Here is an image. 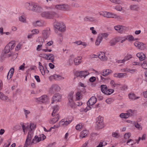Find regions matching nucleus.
Returning <instances> with one entry per match:
<instances>
[{"label":"nucleus","mask_w":147,"mask_h":147,"mask_svg":"<svg viewBox=\"0 0 147 147\" xmlns=\"http://www.w3.org/2000/svg\"><path fill=\"white\" fill-rule=\"evenodd\" d=\"M103 118L100 116H99L97 118V121L96 123V127L99 129H101L104 127V124L103 123Z\"/></svg>","instance_id":"4"},{"label":"nucleus","mask_w":147,"mask_h":147,"mask_svg":"<svg viewBox=\"0 0 147 147\" xmlns=\"http://www.w3.org/2000/svg\"><path fill=\"white\" fill-rule=\"evenodd\" d=\"M115 29L118 33H122L127 30V28L125 26L118 25L114 27Z\"/></svg>","instance_id":"6"},{"label":"nucleus","mask_w":147,"mask_h":147,"mask_svg":"<svg viewBox=\"0 0 147 147\" xmlns=\"http://www.w3.org/2000/svg\"><path fill=\"white\" fill-rule=\"evenodd\" d=\"M56 8L58 10H63V4H59L55 6Z\"/></svg>","instance_id":"45"},{"label":"nucleus","mask_w":147,"mask_h":147,"mask_svg":"<svg viewBox=\"0 0 147 147\" xmlns=\"http://www.w3.org/2000/svg\"><path fill=\"white\" fill-rule=\"evenodd\" d=\"M0 98L3 101L9 100L8 97L4 95L2 92L0 93Z\"/></svg>","instance_id":"33"},{"label":"nucleus","mask_w":147,"mask_h":147,"mask_svg":"<svg viewBox=\"0 0 147 147\" xmlns=\"http://www.w3.org/2000/svg\"><path fill=\"white\" fill-rule=\"evenodd\" d=\"M40 72H41L42 75H44L45 74V70L46 69L45 67H43V68H39Z\"/></svg>","instance_id":"56"},{"label":"nucleus","mask_w":147,"mask_h":147,"mask_svg":"<svg viewBox=\"0 0 147 147\" xmlns=\"http://www.w3.org/2000/svg\"><path fill=\"white\" fill-rule=\"evenodd\" d=\"M126 113L127 115L128 116V117H129L130 116H133L134 115V111L130 109Z\"/></svg>","instance_id":"40"},{"label":"nucleus","mask_w":147,"mask_h":147,"mask_svg":"<svg viewBox=\"0 0 147 147\" xmlns=\"http://www.w3.org/2000/svg\"><path fill=\"white\" fill-rule=\"evenodd\" d=\"M55 117L51 118L50 119L49 121L50 123L51 124H53L55 123L58 121L59 119V115L58 114H57L56 115H55Z\"/></svg>","instance_id":"15"},{"label":"nucleus","mask_w":147,"mask_h":147,"mask_svg":"<svg viewBox=\"0 0 147 147\" xmlns=\"http://www.w3.org/2000/svg\"><path fill=\"white\" fill-rule=\"evenodd\" d=\"M101 91L105 94L108 89L107 86L105 85H102L100 86Z\"/></svg>","instance_id":"31"},{"label":"nucleus","mask_w":147,"mask_h":147,"mask_svg":"<svg viewBox=\"0 0 147 147\" xmlns=\"http://www.w3.org/2000/svg\"><path fill=\"white\" fill-rule=\"evenodd\" d=\"M100 16L108 18H114L116 16V15L110 13L106 11H102L99 12Z\"/></svg>","instance_id":"9"},{"label":"nucleus","mask_w":147,"mask_h":147,"mask_svg":"<svg viewBox=\"0 0 147 147\" xmlns=\"http://www.w3.org/2000/svg\"><path fill=\"white\" fill-rule=\"evenodd\" d=\"M112 72V71L109 69H106L103 71L102 72L100 73V74L104 76L109 75Z\"/></svg>","instance_id":"17"},{"label":"nucleus","mask_w":147,"mask_h":147,"mask_svg":"<svg viewBox=\"0 0 147 147\" xmlns=\"http://www.w3.org/2000/svg\"><path fill=\"white\" fill-rule=\"evenodd\" d=\"M141 139V138L140 137L139 138L138 140H134L131 139H129L127 141L126 144L128 145L132 146L136 143L138 144Z\"/></svg>","instance_id":"10"},{"label":"nucleus","mask_w":147,"mask_h":147,"mask_svg":"<svg viewBox=\"0 0 147 147\" xmlns=\"http://www.w3.org/2000/svg\"><path fill=\"white\" fill-rule=\"evenodd\" d=\"M74 93V92L71 91L69 93L68 96V98L69 100V105L72 108H74L75 106V104L73 100Z\"/></svg>","instance_id":"5"},{"label":"nucleus","mask_w":147,"mask_h":147,"mask_svg":"<svg viewBox=\"0 0 147 147\" xmlns=\"http://www.w3.org/2000/svg\"><path fill=\"white\" fill-rule=\"evenodd\" d=\"M81 57H78L74 59V62L76 65H78L81 63Z\"/></svg>","instance_id":"29"},{"label":"nucleus","mask_w":147,"mask_h":147,"mask_svg":"<svg viewBox=\"0 0 147 147\" xmlns=\"http://www.w3.org/2000/svg\"><path fill=\"white\" fill-rule=\"evenodd\" d=\"M89 74V73L88 70L81 71H76L75 74L76 76L77 77H80L81 78L84 77V78Z\"/></svg>","instance_id":"3"},{"label":"nucleus","mask_w":147,"mask_h":147,"mask_svg":"<svg viewBox=\"0 0 147 147\" xmlns=\"http://www.w3.org/2000/svg\"><path fill=\"white\" fill-rule=\"evenodd\" d=\"M110 1L112 3L116 4H120L122 3L121 0H110Z\"/></svg>","instance_id":"42"},{"label":"nucleus","mask_w":147,"mask_h":147,"mask_svg":"<svg viewBox=\"0 0 147 147\" xmlns=\"http://www.w3.org/2000/svg\"><path fill=\"white\" fill-rule=\"evenodd\" d=\"M135 127L138 129L141 130L142 129V127L138 123H135Z\"/></svg>","instance_id":"58"},{"label":"nucleus","mask_w":147,"mask_h":147,"mask_svg":"<svg viewBox=\"0 0 147 147\" xmlns=\"http://www.w3.org/2000/svg\"><path fill=\"white\" fill-rule=\"evenodd\" d=\"M107 143L104 141H101L96 147H102L107 145Z\"/></svg>","instance_id":"39"},{"label":"nucleus","mask_w":147,"mask_h":147,"mask_svg":"<svg viewBox=\"0 0 147 147\" xmlns=\"http://www.w3.org/2000/svg\"><path fill=\"white\" fill-rule=\"evenodd\" d=\"M20 125H22L23 131L25 134L26 130H28V125L24 124L22 123H21Z\"/></svg>","instance_id":"34"},{"label":"nucleus","mask_w":147,"mask_h":147,"mask_svg":"<svg viewBox=\"0 0 147 147\" xmlns=\"http://www.w3.org/2000/svg\"><path fill=\"white\" fill-rule=\"evenodd\" d=\"M120 117L123 118H127L128 117V116L127 113H121L120 115Z\"/></svg>","instance_id":"49"},{"label":"nucleus","mask_w":147,"mask_h":147,"mask_svg":"<svg viewBox=\"0 0 147 147\" xmlns=\"http://www.w3.org/2000/svg\"><path fill=\"white\" fill-rule=\"evenodd\" d=\"M131 136V134L130 133L128 132V133H125L124 136V138L125 139L127 140Z\"/></svg>","instance_id":"50"},{"label":"nucleus","mask_w":147,"mask_h":147,"mask_svg":"<svg viewBox=\"0 0 147 147\" xmlns=\"http://www.w3.org/2000/svg\"><path fill=\"white\" fill-rule=\"evenodd\" d=\"M40 138H39L38 136H35L32 139L31 142V144L33 145L34 144H37L40 141Z\"/></svg>","instance_id":"18"},{"label":"nucleus","mask_w":147,"mask_h":147,"mask_svg":"<svg viewBox=\"0 0 147 147\" xmlns=\"http://www.w3.org/2000/svg\"><path fill=\"white\" fill-rule=\"evenodd\" d=\"M109 34L106 33H102L100 34L98 36H100L102 39L103 38H106L107 37Z\"/></svg>","instance_id":"43"},{"label":"nucleus","mask_w":147,"mask_h":147,"mask_svg":"<svg viewBox=\"0 0 147 147\" xmlns=\"http://www.w3.org/2000/svg\"><path fill=\"white\" fill-rule=\"evenodd\" d=\"M126 75L127 74L125 73H115L113 74V76L115 77L120 78L123 77L124 76H126Z\"/></svg>","instance_id":"25"},{"label":"nucleus","mask_w":147,"mask_h":147,"mask_svg":"<svg viewBox=\"0 0 147 147\" xmlns=\"http://www.w3.org/2000/svg\"><path fill=\"white\" fill-rule=\"evenodd\" d=\"M112 136L113 137L116 138H118L119 137V135L118 134L115 132L112 133Z\"/></svg>","instance_id":"63"},{"label":"nucleus","mask_w":147,"mask_h":147,"mask_svg":"<svg viewBox=\"0 0 147 147\" xmlns=\"http://www.w3.org/2000/svg\"><path fill=\"white\" fill-rule=\"evenodd\" d=\"M57 15V13L54 12H48V11L47 18L51 19L53 18Z\"/></svg>","instance_id":"24"},{"label":"nucleus","mask_w":147,"mask_h":147,"mask_svg":"<svg viewBox=\"0 0 147 147\" xmlns=\"http://www.w3.org/2000/svg\"><path fill=\"white\" fill-rule=\"evenodd\" d=\"M113 101V100L111 98H109L106 100V102L108 104H110Z\"/></svg>","instance_id":"62"},{"label":"nucleus","mask_w":147,"mask_h":147,"mask_svg":"<svg viewBox=\"0 0 147 147\" xmlns=\"http://www.w3.org/2000/svg\"><path fill=\"white\" fill-rule=\"evenodd\" d=\"M88 131L87 130H84L82 131L80 134V137L82 138L86 137L88 134Z\"/></svg>","instance_id":"26"},{"label":"nucleus","mask_w":147,"mask_h":147,"mask_svg":"<svg viewBox=\"0 0 147 147\" xmlns=\"http://www.w3.org/2000/svg\"><path fill=\"white\" fill-rule=\"evenodd\" d=\"M37 42H38L39 44H43L44 42V38L42 37H40L38 38L36 40Z\"/></svg>","instance_id":"41"},{"label":"nucleus","mask_w":147,"mask_h":147,"mask_svg":"<svg viewBox=\"0 0 147 147\" xmlns=\"http://www.w3.org/2000/svg\"><path fill=\"white\" fill-rule=\"evenodd\" d=\"M33 132L32 131H29L28 132V135L27 136L26 141V142H29L31 143V140L33 136Z\"/></svg>","instance_id":"14"},{"label":"nucleus","mask_w":147,"mask_h":147,"mask_svg":"<svg viewBox=\"0 0 147 147\" xmlns=\"http://www.w3.org/2000/svg\"><path fill=\"white\" fill-rule=\"evenodd\" d=\"M73 57L74 55H71L70 56V58L69 62V63L70 65L72 64L74 62V60H73V59L72 58V57Z\"/></svg>","instance_id":"53"},{"label":"nucleus","mask_w":147,"mask_h":147,"mask_svg":"<svg viewBox=\"0 0 147 147\" xmlns=\"http://www.w3.org/2000/svg\"><path fill=\"white\" fill-rule=\"evenodd\" d=\"M48 11L43 12L41 14V15L43 17L47 18Z\"/></svg>","instance_id":"59"},{"label":"nucleus","mask_w":147,"mask_h":147,"mask_svg":"<svg viewBox=\"0 0 147 147\" xmlns=\"http://www.w3.org/2000/svg\"><path fill=\"white\" fill-rule=\"evenodd\" d=\"M24 7L27 9L37 12H40L42 11V7L33 3L26 2L24 4Z\"/></svg>","instance_id":"1"},{"label":"nucleus","mask_w":147,"mask_h":147,"mask_svg":"<svg viewBox=\"0 0 147 147\" xmlns=\"http://www.w3.org/2000/svg\"><path fill=\"white\" fill-rule=\"evenodd\" d=\"M14 73V69L13 68H11L9 70L7 75V79L9 80L12 76Z\"/></svg>","instance_id":"21"},{"label":"nucleus","mask_w":147,"mask_h":147,"mask_svg":"<svg viewBox=\"0 0 147 147\" xmlns=\"http://www.w3.org/2000/svg\"><path fill=\"white\" fill-rule=\"evenodd\" d=\"M11 50L9 48V46L7 45L5 47L4 49V52L5 54H7Z\"/></svg>","instance_id":"37"},{"label":"nucleus","mask_w":147,"mask_h":147,"mask_svg":"<svg viewBox=\"0 0 147 147\" xmlns=\"http://www.w3.org/2000/svg\"><path fill=\"white\" fill-rule=\"evenodd\" d=\"M46 59L48 60H51V62L53 63L54 61V56L53 54H49L46 55Z\"/></svg>","instance_id":"19"},{"label":"nucleus","mask_w":147,"mask_h":147,"mask_svg":"<svg viewBox=\"0 0 147 147\" xmlns=\"http://www.w3.org/2000/svg\"><path fill=\"white\" fill-rule=\"evenodd\" d=\"M129 98L132 100H135L139 98V97H136L135 94L133 93H131L129 95Z\"/></svg>","instance_id":"30"},{"label":"nucleus","mask_w":147,"mask_h":147,"mask_svg":"<svg viewBox=\"0 0 147 147\" xmlns=\"http://www.w3.org/2000/svg\"><path fill=\"white\" fill-rule=\"evenodd\" d=\"M129 8L131 10L137 11L139 9V7L138 5H132L129 6Z\"/></svg>","instance_id":"23"},{"label":"nucleus","mask_w":147,"mask_h":147,"mask_svg":"<svg viewBox=\"0 0 147 147\" xmlns=\"http://www.w3.org/2000/svg\"><path fill=\"white\" fill-rule=\"evenodd\" d=\"M59 75L57 74H54L53 76H50L49 77L50 79H54L55 80H58V78L59 76Z\"/></svg>","instance_id":"51"},{"label":"nucleus","mask_w":147,"mask_h":147,"mask_svg":"<svg viewBox=\"0 0 147 147\" xmlns=\"http://www.w3.org/2000/svg\"><path fill=\"white\" fill-rule=\"evenodd\" d=\"M42 34L44 38L46 39L49 37V32L48 30H44L42 31Z\"/></svg>","instance_id":"27"},{"label":"nucleus","mask_w":147,"mask_h":147,"mask_svg":"<svg viewBox=\"0 0 147 147\" xmlns=\"http://www.w3.org/2000/svg\"><path fill=\"white\" fill-rule=\"evenodd\" d=\"M60 87L58 85L53 84L50 88L49 92L50 93L53 94L55 92H59L60 91Z\"/></svg>","instance_id":"8"},{"label":"nucleus","mask_w":147,"mask_h":147,"mask_svg":"<svg viewBox=\"0 0 147 147\" xmlns=\"http://www.w3.org/2000/svg\"><path fill=\"white\" fill-rule=\"evenodd\" d=\"M137 56L139 58L140 61H142L145 59L146 57L144 54L142 53H138L136 54Z\"/></svg>","instance_id":"20"},{"label":"nucleus","mask_w":147,"mask_h":147,"mask_svg":"<svg viewBox=\"0 0 147 147\" xmlns=\"http://www.w3.org/2000/svg\"><path fill=\"white\" fill-rule=\"evenodd\" d=\"M70 10V6L67 5L63 4V10L68 11Z\"/></svg>","instance_id":"38"},{"label":"nucleus","mask_w":147,"mask_h":147,"mask_svg":"<svg viewBox=\"0 0 147 147\" xmlns=\"http://www.w3.org/2000/svg\"><path fill=\"white\" fill-rule=\"evenodd\" d=\"M23 111L24 112V114L26 116V118H28V115L30 113V111L29 110H26L24 109H23Z\"/></svg>","instance_id":"52"},{"label":"nucleus","mask_w":147,"mask_h":147,"mask_svg":"<svg viewBox=\"0 0 147 147\" xmlns=\"http://www.w3.org/2000/svg\"><path fill=\"white\" fill-rule=\"evenodd\" d=\"M62 95L59 93H56L52 98L51 103L53 104L55 101L60 102L61 99Z\"/></svg>","instance_id":"7"},{"label":"nucleus","mask_w":147,"mask_h":147,"mask_svg":"<svg viewBox=\"0 0 147 147\" xmlns=\"http://www.w3.org/2000/svg\"><path fill=\"white\" fill-rule=\"evenodd\" d=\"M142 66L143 68L144 69H147V63L146 62L144 61L142 65Z\"/></svg>","instance_id":"64"},{"label":"nucleus","mask_w":147,"mask_h":147,"mask_svg":"<svg viewBox=\"0 0 147 147\" xmlns=\"http://www.w3.org/2000/svg\"><path fill=\"white\" fill-rule=\"evenodd\" d=\"M100 36H98L95 42V44L96 45H98L102 41V39Z\"/></svg>","instance_id":"36"},{"label":"nucleus","mask_w":147,"mask_h":147,"mask_svg":"<svg viewBox=\"0 0 147 147\" xmlns=\"http://www.w3.org/2000/svg\"><path fill=\"white\" fill-rule=\"evenodd\" d=\"M85 20L86 21H91L92 22L96 20L93 18L87 16L85 18Z\"/></svg>","instance_id":"44"},{"label":"nucleus","mask_w":147,"mask_h":147,"mask_svg":"<svg viewBox=\"0 0 147 147\" xmlns=\"http://www.w3.org/2000/svg\"><path fill=\"white\" fill-rule=\"evenodd\" d=\"M127 39H128L129 41H133L134 40V38L132 35H127Z\"/></svg>","instance_id":"54"},{"label":"nucleus","mask_w":147,"mask_h":147,"mask_svg":"<svg viewBox=\"0 0 147 147\" xmlns=\"http://www.w3.org/2000/svg\"><path fill=\"white\" fill-rule=\"evenodd\" d=\"M38 137L39 138H40V141L44 140L46 138V136L43 134H42L40 135L39 137Z\"/></svg>","instance_id":"60"},{"label":"nucleus","mask_w":147,"mask_h":147,"mask_svg":"<svg viewBox=\"0 0 147 147\" xmlns=\"http://www.w3.org/2000/svg\"><path fill=\"white\" fill-rule=\"evenodd\" d=\"M7 45L9 46V48H10V49L11 50L14 48L15 46V41H12Z\"/></svg>","instance_id":"35"},{"label":"nucleus","mask_w":147,"mask_h":147,"mask_svg":"<svg viewBox=\"0 0 147 147\" xmlns=\"http://www.w3.org/2000/svg\"><path fill=\"white\" fill-rule=\"evenodd\" d=\"M76 98L77 100H79L82 97L81 93L80 92H77L76 94Z\"/></svg>","instance_id":"46"},{"label":"nucleus","mask_w":147,"mask_h":147,"mask_svg":"<svg viewBox=\"0 0 147 147\" xmlns=\"http://www.w3.org/2000/svg\"><path fill=\"white\" fill-rule=\"evenodd\" d=\"M114 92V90L112 89H108L107 90V91L106 92L105 94L107 95H110Z\"/></svg>","instance_id":"47"},{"label":"nucleus","mask_w":147,"mask_h":147,"mask_svg":"<svg viewBox=\"0 0 147 147\" xmlns=\"http://www.w3.org/2000/svg\"><path fill=\"white\" fill-rule=\"evenodd\" d=\"M127 71L131 74H134L137 72V70L136 69H128L127 70Z\"/></svg>","instance_id":"57"},{"label":"nucleus","mask_w":147,"mask_h":147,"mask_svg":"<svg viewBox=\"0 0 147 147\" xmlns=\"http://www.w3.org/2000/svg\"><path fill=\"white\" fill-rule=\"evenodd\" d=\"M134 45L136 47H137L138 49L141 50H144L145 48V45L142 42H134Z\"/></svg>","instance_id":"11"},{"label":"nucleus","mask_w":147,"mask_h":147,"mask_svg":"<svg viewBox=\"0 0 147 147\" xmlns=\"http://www.w3.org/2000/svg\"><path fill=\"white\" fill-rule=\"evenodd\" d=\"M115 9L117 11H121L123 9L122 7L119 5H117L116 6Z\"/></svg>","instance_id":"61"},{"label":"nucleus","mask_w":147,"mask_h":147,"mask_svg":"<svg viewBox=\"0 0 147 147\" xmlns=\"http://www.w3.org/2000/svg\"><path fill=\"white\" fill-rule=\"evenodd\" d=\"M132 58V56L130 54H127L126 56H125L124 59H123V60L125 61H127L130 59Z\"/></svg>","instance_id":"48"},{"label":"nucleus","mask_w":147,"mask_h":147,"mask_svg":"<svg viewBox=\"0 0 147 147\" xmlns=\"http://www.w3.org/2000/svg\"><path fill=\"white\" fill-rule=\"evenodd\" d=\"M97 101L96 98L94 96H92L87 102V105L92 106L95 104Z\"/></svg>","instance_id":"13"},{"label":"nucleus","mask_w":147,"mask_h":147,"mask_svg":"<svg viewBox=\"0 0 147 147\" xmlns=\"http://www.w3.org/2000/svg\"><path fill=\"white\" fill-rule=\"evenodd\" d=\"M65 121V119H62L59 122V125L56 127V128H58L61 126H64L63 123Z\"/></svg>","instance_id":"55"},{"label":"nucleus","mask_w":147,"mask_h":147,"mask_svg":"<svg viewBox=\"0 0 147 147\" xmlns=\"http://www.w3.org/2000/svg\"><path fill=\"white\" fill-rule=\"evenodd\" d=\"M59 109V107L58 105H56L53 106V112L52 113V115L53 116H55V114L57 111H58Z\"/></svg>","instance_id":"32"},{"label":"nucleus","mask_w":147,"mask_h":147,"mask_svg":"<svg viewBox=\"0 0 147 147\" xmlns=\"http://www.w3.org/2000/svg\"><path fill=\"white\" fill-rule=\"evenodd\" d=\"M53 24L55 28L58 30L62 32H63L65 31V26L63 22L55 21L54 23Z\"/></svg>","instance_id":"2"},{"label":"nucleus","mask_w":147,"mask_h":147,"mask_svg":"<svg viewBox=\"0 0 147 147\" xmlns=\"http://www.w3.org/2000/svg\"><path fill=\"white\" fill-rule=\"evenodd\" d=\"M33 26L35 27L43 26L45 25V22L43 20L37 21L33 22Z\"/></svg>","instance_id":"12"},{"label":"nucleus","mask_w":147,"mask_h":147,"mask_svg":"<svg viewBox=\"0 0 147 147\" xmlns=\"http://www.w3.org/2000/svg\"><path fill=\"white\" fill-rule=\"evenodd\" d=\"M98 57L100 59L103 61H105L107 59V58L105 56V53L102 52H100L99 53Z\"/></svg>","instance_id":"16"},{"label":"nucleus","mask_w":147,"mask_h":147,"mask_svg":"<svg viewBox=\"0 0 147 147\" xmlns=\"http://www.w3.org/2000/svg\"><path fill=\"white\" fill-rule=\"evenodd\" d=\"M40 101L43 103L47 102L48 100V97L46 95L42 96L39 98Z\"/></svg>","instance_id":"22"},{"label":"nucleus","mask_w":147,"mask_h":147,"mask_svg":"<svg viewBox=\"0 0 147 147\" xmlns=\"http://www.w3.org/2000/svg\"><path fill=\"white\" fill-rule=\"evenodd\" d=\"M36 124L31 123L29 125H28V130L29 131H32V130H34L36 128Z\"/></svg>","instance_id":"28"}]
</instances>
